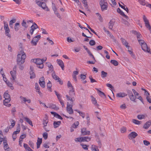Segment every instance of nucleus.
<instances>
[{
	"label": "nucleus",
	"instance_id": "nucleus-1",
	"mask_svg": "<svg viewBox=\"0 0 151 151\" xmlns=\"http://www.w3.org/2000/svg\"><path fill=\"white\" fill-rule=\"evenodd\" d=\"M26 55L24 51L21 50L17 55V64H22L25 61Z\"/></svg>",
	"mask_w": 151,
	"mask_h": 151
},
{
	"label": "nucleus",
	"instance_id": "nucleus-2",
	"mask_svg": "<svg viewBox=\"0 0 151 151\" xmlns=\"http://www.w3.org/2000/svg\"><path fill=\"white\" fill-rule=\"evenodd\" d=\"M66 96L68 101H71L70 104H69V103L67 102V106L66 107L67 111L69 114H72L73 112V110L72 109L73 106L72 104L73 101L72 99V98L70 97L68 95H66Z\"/></svg>",
	"mask_w": 151,
	"mask_h": 151
},
{
	"label": "nucleus",
	"instance_id": "nucleus-3",
	"mask_svg": "<svg viewBox=\"0 0 151 151\" xmlns=\"http://www.w3.org/2000/svg\"><path fill=\"white\" fill-rule=\"evenodd\" d=\"M31 61L36 63L38 68L42 69L43 68L44 65L42 60L40 58L34 59L32 60Z\"/></svg>",
	"mask_w": 151,
	"mask_h": 151
},
{
	"label": "nucleus",
	"instance_id": "nucleus-4",
	"mask_svg": "<svg viewBox=\"0 0 151 151\" xmlns=\"http://www.w3.org/2000/svg\"><path fill=\"white\" fill-rule=\"evenodd\" d=\"M10 74L11 76V80L12 82H13L15 81L17 78L16 66L13 68L12 70L10 71Z\"/></svg>",
	"mask_w": 151,
	"mask_h": 151
},
{
	"label": "nucleus",
	"instance_id": "nucleus-5",
	"mask_svg": "<svg viewBox=\"0 0 151 151\" xmlns=\"http://www.w3.org/2000/svg\"><path fill=\"white\" fill-rule=\"evenodd\" d=\"M4 29L5 30V34L6 36L9 38H11V36L9 33L10 30L9 28L8 24L7 22L4 21Z\"/></svg>",
	"mask_w": 151,
	"mask_h": 151
},
{
	"label": "nucleus",
	"instance_id": "nucleus-6",
	"mask_svg": "<svg viewBox=\"0 0 151 151\" xmlns=\"http://www.w3.org/2000/svg\"><path fill=\"white\" fill-rule=\"evenodd\" d=\"M48 122V118L47 117L44 118L42 120V123L43 125V128L46 132H49L50 130V128L48 127L47 124Z\"/></svg>",
	"mask_w": 151,
	"mask_h": 151
},
{
	"label": "nucleus",
	"instance_id": "nucleus-7",
	"mask_svg": "<svg viewBox=\"0 0 151 151\" xmlns=\"http://www.w3.org/2000/svg\"><path fill=\"white\" fill-rule=\"evenodd\" d=\"M36 2L37 5L42 7V9L45 10L49 11V9L47 6H46V4L45 3L38 0H36Z\"/></svg>",
	"mask_w": 151,
	"mask_h": 151
},
{
	"label": "nucleus",
	"instance_id": "nucleus-8",
	"mask_svg": "<svg viewBox=\"0 0 151 151\" xmlns=\"http://www.w3.org/2000/svg\"><path fill=\"white\" fill-rule=\"evenodd\" d=\"M91 140V138L88 137H84L77 138L75 139V141L77 142H88Z\"/></svg>",
	"mask_w": 151,
	"mask_h": 151
},
{
	"label": "nucleus",
	"instance_id": "nucleus-9",
	"mask_svg": "<svg viewBox=\"0 0 151 151\" xmlns=\"http://www.w3.org/2000/svg\"><path fill=\"white\" fill-rule=\"evenodd\" d=\"M142 18L143 20L145 22L146 27L149 29L151 33V27L150 25L149 20L145 15L143 16Z\"/></svg>",
	"mask_w": 151,
	"mask_h": 151
},
{
	"label": "nucleus",
	"instance_id": "nucleus-10",
	"mask_svg": "<svg viewBox=\"0 0 151 151\" xmlns=\"http://www.w3.org/2000/svg\"><path fill=\"white\" fill-rule=\"evenodd\" d=\"M100 4L102 11L107 9V3L104 0H101L100 2Z\"/></svg>",
	"mask_w": 151,
	"mask_h": 151
},
{
	"label": "nucleus",
	"instance_id": "nucleus-11",
	"mask_svg": "<svg viewBox=\"0 0 151 151\" xmlns=\"http://www.w3.org/2000/svg\"><path fill=\"white\" fill-rule=\"evenodd\" d=\"M40 35H38L34 37L31 41V44L33 45H36L38 40L40 39Z\"/></svg>",
	"mask_w": 151,
	"mask_h": 151
},
{
	"label": "nucleus",
	"instance_id": "nucleus-12",
	"mask_svg": "<svg viewBox=\"0 0 151 151\" xmlns=\"http://www.w3.org/2000/svg\"><path fill=\"white\" fill-rule=\"evenodd\" d=\"M19 98L21 102L25 104L26 102L28 103L31 102V100L29 99H27L26 98L22 96H20Z\"/></svg>",
	"mask_w": 151,
	"mask_h": 151
},
{
	"label": "nucleus",
	"instance_id": "nucleus-13",
	"mask_svg": "<svg viewBox=\"0 0 151 151\" xmlns=\"http://www.w3.org/2000/svg\"><path fill=\"white\" fill-rule=\"evenodd\" d=\"M142 50L145 52H150V49L148 47L146 43L142 44L141 46Z\"/></svg>",
	"mask_w": 151,
	"mask_h": 151
},
{
	"label": "nucleus",
	"instance_id": "nucleus-14",
	"mask_svg": "<svg viewBox=\"0 0 151 151\" xmlns=\"http://www.w3.org/2000/svg\"><path fill=\"white\" fill-rule=\"evenodd\" d=\"M138 134L137 133L134 132H131L128 135V138L129 139H131L135 138Z\"/></svg>",
	"mask_w": 151,
	"mask_h": 151
},
{
	"label": "nucleus",
	"instance_id": "nucleus-15",
	"mask_svg": "<svg viewBox=\"0 0 151 151\" xmlns=\"http://www.w3.org/2000/svg\"><path fill=\"white\" fill-rule=\"evenodd\" d=\"M120 40L122 44L126 48H128L130 47L129 43L125 40L122 38H121Z\"/></svg>",
	"mask_w": 151,
	"mask_h": 151
},
{
	"label": "nucleus",
	"instance_id": "nucleus-16",
	"mask_svg": "<svg viewBox=\"0 0 151 151\" xmlns=\"http://www.w3.org/2000/svg\"><path fill=\"white\" fill-rule=\"evenodd\" d=\"M81 133L83 135H89L90 134V132L86 130V128H83L81 129Z\"/></svg>",
	"mask_w": 151,
	"mask_h": 151
},
{
	"label": "nucleus",
	"instance_id": "nucleus-17",
	"mask_svg": "<svg viewBox=\"0 0 151 151\" xmlns=\"http://www.w3.org/2000/svg\"><path fill=\"white\" fill-rule=\"evenodd\" d=\"M117 12L119 13L120 14L124 17L126 19H129L128 17L125 14L124 12H123L120 8H118L117 9Z\"/></svg>",
	"mask_w": 151,
	"mask_h": 151
},
{
	"label": "nucleus",
	"instance_id": "nucleus-18",
	"mask_svg": "<svg viewBox=\"0 0 151 151\" xmlns=\"http://www.w3.org/2000/svg\"><path fill=\"white\" fill-rule=\"evenodd\" d=\"M46 66L49 68V70L51 72L53 71V67L52 64L50 62H47L46 63Z\"/></svg>",
	"mask_w": 151,
	"mask_h": 151
},
{
	"label": "nucleus",
	"instance_id": "nucleus-19",
	"mask_svg": "<svg viewBox=\"0 0 151 151\" xmlns=\"http://www.w3.org/2000/svg\"><path fill=\"white\" fill-rule=\"evenodd\" d=\"M58 64L60 66L63 70H64V64L63 61L60 60H57Z\"/></svg>",
	"mask_w": 151,
	"mask_h": 151
},
{
	"label": "nucleus",
	"instance_id": "nucleus-20",
	"mask_svg": "<svg viewBox=\"0 0 151 151\" xmlns=\"http://www.w3.org/2000/svg\"><path fill=\"white\" fill-rule=\"evenodd\" d=\"M51 114L53 115L55 117L58 118V119L62 120L63 119V118L58 114L56 112L51 111Z\"/></svg>",
	"mask_w": 151,
	"mask_h": 151
},
{
	"label": "nucleus",
	"instance_id": "nucleus-21",
	"mask_svg": "<svg viewBox=\"0 0 151 151\" xmlns=\"http://www.w3.org/2000/svg\"><path fill=\"white\" fill-rule=\"evenodd\" d=\"M127 49H128V51L129 52V54L133 58H134L135 57V55L134 54L133 52L132 51V47H130L127 48Z\"/></svg>",
	"mask_w": 151,
	"mask_h": 151
},
{
	"label": "nucleus",
	"instance_id": "nucleus-22",
	"mask_svg": "<svg viewBox=\"0 0 151 151\" xmlns=\"http://www.w3.org/2000/svg\"><path fill=\"white\" fill-rule=\"evenodd\" d=\"M24 119L31 126L33 127V126L32 122L29 118L27 117H24Z\"/></svg>",
	"mask_w": 151,
	"mask_h": 151
},
{
	"label": "nucleus",
	"instance_id": "nucleus-23",
	"mask_svg": "<svg viewBox=\"0 0 151 151\" xmlns=\"http://www.w3.org/2000/svg\"><path fill=\"white\" fill-rule=\"evenodd\" d=\"M97 146L93 145L91 146V149L92 151H99Z\"/></svg>",
	"mask_w": 151,
	"mask_h": 151
},
{
	"label": "nucleus",
	"instance_id": "nucleus-24",
	"mask_svg": "<svg viewBox=\"0 0 151 151\" xmlns=\"http://www.w3.org/2000/svg\"><path fill=\"white\" fill-rule=\"evenodd\" d=\"M127 94L124 92H120L117 93L116 95V96L118 97H123L127 96Z\"/></svg>",
	"mask_w": 151,
	"mask_h": 151
},
{
	"label": "nucleus",
	"instance_id": "nucleus-25",
	"mask_svg": "<svg viewBox=\"0 0 151 151\" xmlns=\"http://www.w3.org/2000/svg\"><path fill=\"white\" fill-rule=\"evenodd\" d=\"M52 86V84L51 83L50 81H49L47 84V90L50 92H52V90L51 88Z\"/></svg>",
	"mask_w": 151,
	"mask_h": 151
},
{
	"label": "nucleus",
	"instance_id": "nucleus-26",
	"mask_svg": "<svg viewBox=\"0 0 151 151\" xmlns=\"http://www.w3.org/2000/svg\"><path fill=\"white\" fill-rule=\"evenodd\" d=\"M35 89L36 90V92H37V93L40 95H41L42 94L41 92L40 91V88L39 86L38 85L37 83H36L35 84Z\"/></svg>",
	"mask_w": 151,
	"mask_h": 151
},
{
	"label": "nucleus",
	"instance_id": "nucleus-27",
	"mask_svg": "<svg viewBox=\"0 0 151 151\" xmlns=\"http://www.w3.org/2000/svg\"><path fill=\"white\" fill-rule=\"evenodd\" d=\"M3 142L4 145V148H8V147H9V146L8 144L6 138L5 137H4V139Z\"/></svg>",
	"mask_w": 151,
	"mask_h": 151
},
{
	"label": "nucleus",
	"instance_id": "nucleus-28",
	"mask_svg": "<svg viewBox=\"0 0 151 151\" xmlns=\"http://www.w3.org/2000/svg\"><path fill=\"white\" fill-rule=\"evenodd\" d=\"M151 124V122L150 121L147 122L144 125L143 127L145 129H147L150 127Z\"/></svg>",
	"mask_w": 151,
	"mask_h": 151
},
{
	"label": "nucleus",
	"instance_id": "nucleus-29",
	"mask_svg": "<svg viewBox=\"0 0 151 151\" xmlns=\"http://www.w3.org/2000/svg\"><path fill=\"white\" fill-rule=\"evenodd\" d=\"M115 21L114 20H111L109 24V28L110 29H112L114 23Z\"/></svg>",
	"mask_w": 151,
	"mask_h": 151
},
{
	"label": "nucleus",
	"instance_id": "nucleus-30",
	"mask_svg": "<svg viewBox=\"0 0 151 151\" xmlns=\"http://www.w3.org/2000/svg\"><path fill=\"white\" fill-rule=\"evenodd\" d=\"M91 101L92 103L95 106H98L99 105L97 103V102L96 99L94 98L92 96H91Z\"/></svg>",
	"mask_w": 151,
	"mask_h": 151
},
{
	"label": "nucleus",
	"instance_id": "nucleus-31",
	"mask_svg": "<svg viewBox=\"0 0 151 151\" xmlns=\"http://www.w3.org/2000/svg\"><path fill=\"white\" fill-rule=\"evenodd\" d=\"M96 89L99 95L102 97H105V95L104 93L101 92V91L99 90L98 88H96Z\"/></svg>",
	"mask_w": 151,
	"mask_h": 151
},
{
	"label": "nucleus",
	"instance_id": "nucleus-32",
	"mask_svg": "<svg viewBox=\"0 0 151 151\" xmlns=\"http://www.w3.org/2000/svg\"><path fill=\"white\" fill-rule=\"evenodd\" d=\"M60 121H54L53 123L54 128H56L58 127L60 125Z\"/></svg>",
	"mask_w": 151,
	"mask_h": 151
},
{
	"label": "nucleus",
	"instance_id": "nucleus-33",
	"mask_svg": "<svg viewBox=\"0 0 151 151\" xmlns=\"http://www.w3.org/2000/svg\"><path fill=\"white\" fill-rule=\"evenodd\" d=\"M42 142V139L38 138L37 142V148H39Z\"/></svg>",
	"mask_w": 151,
	"mask_h": 151
},
{
	"label": "nucleus",
	"instance_id": "nucleus-34",
	"mask_svg": "<svg viewBox=\"0 0 151 151\" xmlns=\"http://www.w3.org/2000/svg\"><path fill=\"white\" fill-rule=\"evenodd\" d=\"M4 99H11L10 96L9 94L8 91H6L4 93Z\"/></svg>",
	"mask_w": 151,
	"mask_h": 151
},
{
	"label": "nucleus",
	"instance_id": "nucleus-35",
	"mask_svg": "<svg viewBox=\"0 0 151 151\" xmlns=\"http://www.w3.org/2000/svg\"><path fill=\"white\" fill-rule=\"evenodd\" d=\"M146 116V115L145 114H140L138 115L137 117L138 119L141 120L145 119Z\"/></svg>",
	"mask_w": 151,
	"mask_h": 151
},
{
	"label": "nucleus",
	"instance_id": "nucleus-36",
	"mask_svg": "<svg viewBox=\"0 0 151 151\" xmlns=\"http://www.w3.org/2000/svg\"><path fill=\"white\" fill-rule=\"evenodd\" d=\"M52 76L53 78L55 80H57L58 78H59L58 76H57L54 71H52Z\"/></svg>",
	"mask_w": 151,
	"mask_h": 151
},
{
	"label": "nucleus",
	"instance_id": "nucleus-37",
	"mask_svg": "<svg viewBox=\"0 0 151 151\" xmlns=\"http://www.w3.org/2000/svg\"><path fill=\"white\" fill-rule=\"evenodd\" d=\"M38 27L37 24L34 23H33V25L31 27L30 29L33 30L34 31V30L38 28Z\"/></svg>",
	"mask_w": 151,
	"mask_h": 151
},
{
	"label": "nucleus",
	"instance_id": "nucleus-38",
	"mask_svg": "<svg viewBox=\"0 0 151 151\" xmlns=\"http://www.w3.org/2000/svg\"><path fill=\"white\" fill-rule=\"evenodd\" d=\"M119 5L120 7H121V8L123 9L124 10L126 11L127 13L128 12L129 10L128 8L125 5L123 6L121 4L119 3Z\"/></svg>",
	"mask_w": 151,
	"mask_h": 151
},
{
	"label": "nucleus",
	"instance_id": "nucleus-39",
	"mask_svg": "<svg viewBox=\"0 0 151 151\" xmlns=\"http://www.w3.org/2000/svg\"><path fill=\"white\" fill-rule=\"evenodd\" d=\"M110 62L115 66H117L119 64L118 62L116 60H111L110 61Z\"/></svg>",
	"mask_w": 151,
	"mask_h": 151
},
{
	"label": "nucleus",
	"instance_id": "nucleus-40",
	"mask_svg": "<svg viewBox=\"0 0 151 151\" xmlns=\"http://www.w3.org/2000/svg\"><path fill=\"white\" fill-rule=\"evenodd\" d=\"M20 24L19 23H16L14 26V29L15 31H18L19 28Z\"/></svg>",
	"mask_w": 151,
	"mask_h": 151
},
{
	"label": "nucleus",
	"instance_id": "nucleus-41",
	"mask_svg": "<svg viewBox=\"0 0 151 151\" xmlns=\"http://www.w3.org/2000/svg\"><path fill=\"white\" fill-rule=\"evenodd\" d=\"M22 25V27H24V28H27L28 27V26L26 22L23 19L22 21V22L21 23Z\"/></svg>",
	"mask_w": 151,
	"mask_h": 151
},
{
	"label": "nucleus",
	"instance_id": "nucleus-42",
	"mask_svg": "<svg viewBox=\"0 0 151 151\" xmlns=\"http://www.w3.org/2000/svg\"><path fill=\"white\" fill-rule=\"evenodd\" d=\"M20 130V127L19 126L17 127L16 131L14 132L13 134H14V135L15 134L16 135L17 134H18L19 133Z\"/></svg>",
	"mask_w": 151,
	"mask_h": 151
},
{
	"label": "nucleus",
	"instance_id": "nucleus-43",
	"mask_svg": "<svg viewBox=\"0 0 151 151\" xmlns=\"http://www.w3.org/2000/svg\"><path fill=\"white\" fill-rule=\"evenodd\" d=\"M127 128L125 127H122L121 128L120 130V131L121 133H125L126 132Z\"/></svg>",
	"mask_w": 151,
	"mask_h": 151
},
{
	"label": "nucleus",
	"instance_id": "nucleus-44",
	"mask_svg": "<svg viewBox=\"0 0 151 151\" xmlns=\"http://www.w3.org/2000/svg\"><path fill=\"white\" fill-rule=\"evenodd\" d=\"M107 73L106 72L104 71H102L101 72V77L102 78H105L107 76Z\"/></svg>",
	"mask_w": 151,
	"mask_h": 151
},
{
	"label": "nucleus",
	"instance_id": "nucleus-45",
	"mask_svg": "<svg viewBox=\"0 0 151 151\" xmlns=\"http://www.w3.org/2000/svg\"><path fill=\"white\" fill-rule=\"evenodd\" d=\"M8 86L10 87V88L11 89H14V87L12 86V84L9 81H8L6 83Z\"/></svg>",
	"mask_w": 151,
	"mask_h": 151
},
{
	"label": "nucleus",
	"instance_id": "nucleus-46",
	"mask_svg": "<svg viewBox=\"0 0 151 151\" xmlns=\"http://www.w3.org/2000/svg\"><path fill=\"white\" fill-rule=\"evenodd\" d=\"M29 73L30 78H33L35 77V75L32 71H30Z\"/></svg>",
	"mask_w": 151,
	"mask_h": 151
},
{
	"label": "nucleus",
	"instance_id": "nucleus-47",
	"mask_svg": "<svg viewBox=\"0 0 151 151\" xmlns=\"http://www.w3.org/2000/svg\"><path fill=\"white\" fill-rule=\"evenodd\" d=\"M132 122L135 124L139 125L140 124V121L136 119H133L132 120Z\"/></svg>",
	"mask_w": 151,
	"mask_h": 151
},
{
	"label": "nucleus",
	"instance_id": "nucleus-48",
	"mask_svg": "<svg viewBox=\"0 0 151 151\" xmlns=\"http://www.w3.org/2000/svg\"><path fill=\"white\" fill-rule=\"evenodd\" d=\"M79 122L78 121L76 122L73 124L72 127L74 128H77L79 125Z\"/></svg>",
	"mask_w": 151,
	"mask_h": 151
},
{
	"label": "nucleus",
	"instance_id": "nucleus-49",
	"mask_svg": "<svg viewBox=\"0 0 151 151\" xmlns=\"http://www.w3.org/2000/svg\"><path fill=\"white\" fill-rule=\"evenodd\" d=\"M11 100V99H5V100L3 101L4 104H8L10 102Z\"/></svg>",
	"mask_w": 151,
	"mask_h": 151
},
{
	"label": "nucleus",
	"instance_id": "nucleus-50",
	"mask_svg": "<svg viewBox=\"0 0 151 151\" xmlns=\"http://www.w3.org/2000/svg\"><path fill=\"white\" fill-rule=\"evenodd\" d=\"M69 95L71 97H73L75 96V91H69Z\"/></svg>",
	"mask_w": 151,
	"mask_h": 151
},
{
	"label": "nucleus",
	"instance_id": "nucleus-51",
	"mask_svg": "<svg viewBox=\"0 0 151 151\" xmlns=\"http://www.w3.org/2000/svg\"><path fill=\"white\" fill-rule=\"evenodd\" d=\"M55 93L56 96H57L58 100L61 99L62 96L60 94L58 93L56 91H55Z\"/></svg>",
	"mask_w": 151,
	"mask_h": 151
},
{
	"label": "nucleus",
	"instance_id": "nucleus-52",
	"mask_svg": "<svg viewBox=\"0 0 151 151\" xmlns=\"http://www.w3.org/2000/svg\"><path fill=\"white\" fill-rule=\"evenodd\" d=\"M141 89L145 91V95L146 96V97L150 96L149 93L145 89L143 88H142Z\"/></svg>",
	"mask_w": 151,
	"mask_h": 151
},
{
	"label": "nucleus",
	"instance_id": "nucleus-53",
	"mask_svg": "<svg viewBox=\"0 0 151 151\" xmlns=\"http://www.w3.org/2000/svg\"><path fill=\"white\" fill-rule=\"evenodd\" d=\"M77 112L79 114L80 116H81L83 118H84L85 117V113L83 112L78 111Z\"/></svg>",
	"mask_w": 151,
	"mask_h": 151
},
{
	"label": "nucleus",
	"instance_id": "nucleus-54",
	"mask_svg": "<svg viewBox=\"0 0 151 151\" xmlns=\"http://www.w3.org/2000/svg\"><path fill=\"white\" fill-rule=\"evenodd\" d=\"M39 83L40 86L43 88H44L45 86V81L39 82Z\"/></svg>",
	"mask_w": 151,
	"mask_h": 151
},
{
	"label": "nucleus",
	"instance_id": "nucleus-55",
	"mask_svg": "<svg viewBox=\"0 0 151 151\" xmlns=\"http://www.w3.org/2000/svg\"><path fill=\"white\" fill-rule=\"evenodd\" d=\"M15 124V122L14 120H12V121L11 125L9 126L10 129L12 128Z\"/></svg>",
	"mask_w": 151,
	"mask_h": 151
},
{
	"label": "nucleus",
	"instance_id": "nucleus-56",
	"mask_svg": "<svg viewBox=\"0 0 151 151\" xmlns=\"http://www.w3.org/2000/svg\"><path fill=\"white\" fill-rule=\"evenodd\" d=\"M132 94V96H129V97L130 98V99L131 100L133 101L134 102H135L136 101H135V97L134 96V95L133 94V93Z\"/></svg>",
	"mask_w": 151,
	"mask_h": 151
},
{
	"label": "nucleus",
	"instance_id": "nucleus-57",
	"mask_svg": "<svg viewBox=\"0 0 151 151\" xmlns=\"http://www.w3.org/2000/svg\"><path fill=\"white\" fill-rule=\"evenodd\" d=\"M43 137L45 139H47L48 137V134L46 132L43 133L42 134Z\"/></svg>",
	"mask_w": 151,
	"mask_h": 151
},
{
	"label": "nucleus",
	"instance_id": "nucleus-58",
	"mask_svg": "<svg viewBox=\"0 0 151 151\" xmlns=\"http://www.w3.org/2000/svg\"><path fill=\"white\" fill-rule=\"evenodd\" d=\"M139 3L143 6H145V0H139Z\"/></svg>",
	"mask_w": 151,
	"mask_h": 151
},
{
	"label": "nucleus",
	"instance_id": "nucleus-59",
	"mask_svg": "<svg viewBox=\"0 0 151 151\" xmlns=\"http://www.w3.org/2000/svg\"><path fill=\"white\" fill-rule=\"evenodd\" d=\"M81 1L83 3V4L84 6L86 7H87L88 4H87V2L86 0H81Z\"/></svg>",
	"mask_w": 151,
	"mask_h": 151
},
{
	"label": "nucleus",
	"instance_id": "nucleus-60",
	"mask_svg": "<svg viewBox=\"0 0 151 151\" xmlns=\"http://www.w3.org/2000/svg\"><path fill=\"white\" fill-rule=\"evenodd\" d=\"M103 29V30L106 33V34L107 35H109L110 36H111V33H110L107 30L105 27H104Z\"/></svg>",
	"mask_w": 151,
	"mask_h": 151
},
{
	"label": "nucleus",
	"instance_id": "nucleus-61",
	"mask_svg": "<svg viewBox=\"0 0 151 151\" xmlns=\"http://www.w3.org/2000/svg\"><path fill=\"white\" fill-rule=\"evenodd\" d=\"M138 40L141 46L142 44L145 43L144 40H141L140 39H138Z\"/></svg>",
	"mask_w": 151,
	"mask_h": 151
},
{
	"label": "nucleus",
	"instance_id": "nucleus-62",
	"mask_svg": "<svg viewBox=\"0 0 151 151\" xmlns=\"http://www.w3.org/2000/svg\"><path fill=\"white\" fill-rule=\"evenodd\" d=\"M89 44L91 45H94L95 44V42L93 40H91L89 41Z\"/></svg>",
	"mask_w": 151,
	"mask_h": 151
},
{
	"label": "nucleus",
	"instance_id": "nucleus-63",
	"mask_svg": "<svg viewBox=\"0 0 151 151\" xmlns=\"http://www.w3.org/2000/svg\"><path fill=\"white\" fill-rule=\"evenodd\" d=\"M147 101L150 103H151V96H149L146 97Z\"/></svg>",
	"mask_w": 151,
	"mask_h": 151
},
{
	"label": "nucleus",
	"instance_id": "nucleus-64",
	"mask_svg": "<svg viewBox=\"0 0 151 151\" xmlns=\"http://www.w3.org/2000/svg\"><path fill=\"white\" fill-rule=\"evenodd\" d=\"M15 19H13L10 21L9 25L10 26H12L13 24L15 22Z\"/></svg>",
	"mask_w": 151,
	"mask_h": 151
}]
</instances>
